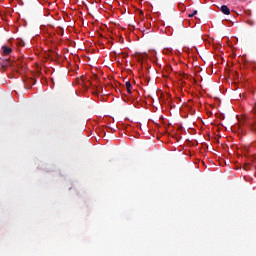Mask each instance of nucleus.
Masks as SVG:
<instances>
[{
  "instance_id": "obj_1",
  "label": "nucleus",
  "mask_w": 256,
  "mask_h": 256,
  "mask_svg": "<svg viewBox=\"0 0 256 256\" xmlns=\"http://www.w3.org/2000/svg\"><path fill=\"white\" fill-rule=\"evenodd\" d=\"M2 51L4 55H11V53H13V49L6 45L2 46Z\"/></svg>"
},
{
  "instance_id": "obj_2",
  "label": "nucleus",
  "mask_w": 256,
  "mask_h": 256,
  "mask_svg": "<svg viewBox=\"0 0 256 256\" xmlns=\"http://www.w3.org/2000/svg\"><path fill=\"white\" fill-rule=\"evenodd\" d=\"M11 65H13V62H11V60L6 59L1 63V66L3 69H7V67H11Z\"/></svg>"
},
{
  "instance_id": "obj_3",
  "label": "nucleus",
  "mask_w": 256,
  "mask_h": 256,
  "mask_svg": "<svg viewBox=\"0 0 256 256\" xmlns=\"http://www.w3.org/2000/svg\"><path fill=\"white\" fill-rule=\"evenodd\" d=\"M221 11L224 15H230L231 14V10L229 9V7L227 5H222L221 6Z\"/></svg>"
},
{
  "instance_id": "obj_4",
  "label": "nucleus",
  "mask_w": 256,
  "mask_h": 256,
  "mask_svg": "<svg viewBox=\"0 0 256 256\" xmlns=\"http://www.w3.org/2000/svg\"><path fill=\"white\" fill-rule=\"evenodd\" d=\"M125 85H126V89H127L128 93L131 94V89H133V85H131V82H129V81H127L125 83Z\"/></svg>"
},
{
  "instance_id": "obj_5",
  "label": "nucleus",
  "mask_w": 256,
  "mask_h": 256,
  "mask_svg": "<svg viewBox=\"0 0 256 256\" xmlns=\"http://www.w3.org/2000/svg\"><path fill=\"white\" fill-rule=\"evenodd\" d=\"M249 125H250L252 131H256V126H255V122L253 121V119H250Z\"/></svg>"
},
{
  "instance_id": "obj_6",
  "label": "nucleus",
  "mask_w": 256,
  "mask_h": 256,
  "mask_svg": "<svg viewBox=\"0 0 256 256\" xmlns=\"http://www.w3.org/2000/svg\"><path fill=\"white\" fill-rule=\"evenodd\" d=\"M247 65L248 67H252L253 69H255V62H253L252 60H247Z\"/></svg>"
},
{
  "instance_id": "obj_7",
  "label": "nucleus",
  "mask_w": 256,
  "mask_h": 256,
  "mask_svg": "<svg viewBox=\"0 0 256 256\" xmlns=\"http://www.w3.org/2000/svg\"><path fill=\"white\" fill-rule=\"evenodd\" d=\"M197 15V10H194L192 14H188V17H195Z\"/></svg>"
},
{
  "instance_id": "obj_8",
  "label": "nucleus",
  "mask_w": 256,
  "mask_h": 256,
  "mask_svg": "<svg viewBox=\"0 0 256 256\" xmlns=\"http://www.w3.org/2000/svg\"><path fill=\"white\" fill-rule=\"evenodd\" d=\"M250 167H251V165H249V164L244 165L245 171H249Z\"/></svg>"
},
{
  "instance_id": "obj_9",
  "label": "nucleus",
  "mask_w": 256,
  "mask_h": 256,
  "mask_svg": "<svg viewBox=\"0 0 256 256\" xmlns=\"http://www.w3.org/2000/svg\"><path fill=\"white\" fill-rule=\"evenodd\" d=\"M97 79H98L97 74H94V75L92 76V80H93V81H97Z\"/></svg>"
},
{
  "instance_id": "obj_10",
  "label": "nucleus",
  "mask_w": 256,
  "mask_h": 256,
  "mask_svg": "<svg viewBox=\"0 0 256 256\" xmlns=\"http://www.w3.org/2000/svg\"><path fill=\"white\" fill-rule=\"evenodd\" d=\"M247 23L250 25H253V21H251V20H248Z\"/></svg>"
},
{
  "instance_id": "obj_11",
  "label": "nucleus",
  "mask_w": 256,
  "mask_h": 256,
  "mask_svg": "<svg viewBox=\"0 0 256 256\" xmlns=\"http://www.w3.org/2000/svg\"><path fill=\"white\" fill-rule=\"evenodd\" d=\"M19 45L23 47V45H25V42H19Z\"/></svg>"
},
{
  "instance_id": "obj_12",
  "label": "nucleus",
  "mask_w": 256,
  "mask_h": 256,
  "mask_svg": "<svg viewBox=\"0 0 256 256\" xmlns=\"http://www.w3.org/2000/svg\"><path fill=\"white\" fill-rule=\"evenodd\" d=\"M255 107H256V102L254 103V108H253L254 113H256Z\"/></svg>"
},
{
  "instance_id": "obj_13",
  "label": "nucleus",
  "mask_w": 256,
  "mask_h": 256,
  "mask_svg": "<svg viewBox=\"0 0 256 256\" xmlns=\"http://www.w3.org/2000/svg\"><path fill=\"white\" fill-rule=\"evenodd\" d=\"M179 25H180V27H184V26H183V22H180Z\"/></svg>"
},
{
  "instance_id": "obj_14",
  "label": "nucleus",
  "mask_w": 256,
  "mask_h": 256,
  "mask_svg": "<svg viewBox=\"0 0 256 256\" xmlns=\"http://www.w3.org/2000/svg\"><path fill=\"white\" fill-rule=\"evenodd\" d=\"M32 84L35 85V80H31Z\"/></svg>"
},
{
  "instance_id": "obj_15",
  "label": "nucleus",
  "mask_w": 256,
  "mask_h": 256,
  "mask_svg": "<svg viewBox=\"0 0 256 256\" xmlns=\"http://www.w3.org/2000/svg\"><path fill=\"white\" fill-rule=\"evenodd\" d=\"M139 59H141V55H139Z\"/></svg>"
}]
</instances>
